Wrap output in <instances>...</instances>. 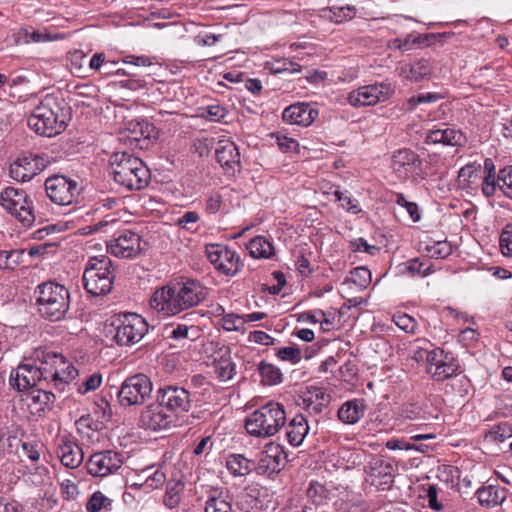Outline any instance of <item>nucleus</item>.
Masks as SVG:
<instances>
[{"label": "nucleus", "mask_w": 512, "mask_h": 512, "mask_svg": "<svg viewBox=\"0 0 512 512\" xmlns=\"http://www.w3.org/2000/svg\"><path fill=\"white\" fill-rule=\"evenodd\" d=\"M207 295L208 289L201 282L188 279L157 289L150 299V307L165 316H172L199 305Z\"/></svg>", "instance_id": "obj_1"}, {"label": "nucleus", "mask_w": 512, "mask_h": 512, "mask_svg": "<svg viewBox=\"0 0 512 512\" xmlns=\"http://www.w3.org/2000/svg\"><path fill=\"white\" fill-rule=\"evenodd\" d=\"M71 119L70 108L53 95H46L28 118L29 127L37 134L53 137L60 134Z\"/></svg>", "instance_id": "obj_2"}, {"label": "nucleus", "mask_w": 512, "mask_h": 512, "mask_svg": "<svg viewBox=\"0 0 512 512\" xmlns=\"http://www.w3.org/2000/svg\"><path fill=\"white\" fill-rule=\"evenodd\" d=\"M110 166L115 182L128 190H140L149 183L150 171L139 157L125 151L115 152L110 157Z\"/></svg>", "instance_id": "obj_3"}, {"label": "nucleus", "mask_w": 512, "mask_h": 512, "mask_svg": "<svg viewBox=\"0 0 512 512\" xmlns=\"http://www.w3.org/2000/svg\"><path fill=\"white\" fill-rule=\"evenodd\" d=\"M34 294L37 310L44 319L55 322L65 318L70 306V293L65 286L53 281L43 282Z\"/></svg>", "instance_id": "obj_4"}, {"label": "nucleus", "mask_w": 512, "mask_h": 512, "mask_svg": "<svg viewBox=\"0 0 512 512\" xmlns=\"http://www.w3.org/2000/svg\"><path fill=\"white\" fill-rule=\"evenodd\" d=\"M285 422L286 413L283 405L269 402L246 418L245 428L252 436L266 438L275 435Z\"/></svg>", "instance_id": "obj_5"}, {"label": "nucleus", "mask_w": 512, "mask_h": 512, "mask_svg": "<svg viewBox=\"0 0 512 512\" xmlns=\"http://www.w3.org/2000/svg\"><path fill=\"white\" fill-rule=\"evenodd\" d=\"M82 279L85 290L92 296L108 294L112 290L115 279L110 257L100 255L89 258Z\"/></svg>", "instance_id": "obj_6"}, {"label": "nucleus", "mask_w": 512, "mask_h": 512, "mask_svg": "<svg viewBox=\"0 0 512 512\" xmlns=\"http://www.w3.org/2000/svg\"><path fill=\"white\" fill-rule=\"evenodd\" d=\"M113 339L120 346H131L138 343L148 332V323L136 313L120 315L114 322Z\"/></svg>", "instance_id": "obj_7"}, {"label": "nucleus", "mask_w": 512, "mask_h": 512, "mask_svg": "<svg viewBox=\"0 0 512 512\" xmlns=\"http://www.w3.org/2000/svg\"><path fill=\"white\" fill-rule=\"evenodd\" d=\"M152 382L145 374L128 377L117 392L118 402L122 407L142 405L150 398Z\"/></svg>", "instance_id": "obj_8"}, {"label": "nucleus", "mask_w": 512, "mask_h": 512, "mask_svg": "<svg viewBox=\"0 0 512 512\" xmlns=\"http://www.w3.org/2000/svg\"><path fill=\"white\" fill-rule=\"evenodd\" d=\"M156 399L169 413L175 416L176 421H178L181 415L187 413L192 406L190 392L184 387L177 385L160 387L156 392Z\"/></svg>", "instance_id": "obj_9"}, {"label": "nucleus", "mask_w": 512, "mask_h": 512, "mask_svg": "<svg viewBox=\"0 0 512 512\" xmlns=\"http://www.w3.org/2000/svg\"><path fill=\"white\" fill-rule=\"evenodd\" d=\"M45 190L48 198L60 206L71 205L80 193L78 182L63 175L47 178Z\"/></svg>", "instance_id": "obj_10"}, {"label": "nucleus", "mask_w": 512, "mask_h": 512, "mask_svg": "<svg viewBox=\"0 0 512 512\" xmlns=\"http://www.w3.org/2000/svg\"><path fill=\"white\" fill-rule=\"evenodd\" d=\"M0 204L12 215H15L23 225L29 226L33 223L35 217L24 190L7 187L0 193Z\"/></svg>", "instance_id": "obj_11"}, {"label": "nucleus", "mask_w": 512, "mask_h": 512, "mask_svg": "<svg viewBox=\"0 0 512 512\" xmlns=\"http://www.w3.org/2000/svg\"><path fill=\"white\" fill-rule=\"evenodd\" d=\"M176 422L175 416L156 400L142 409L138 424L141 428L157 432L175 426Z\"/></svg>", "instance_id": "obj_12"}, {"label": "nucleus", "mask_w": 512, "mask_h": 512, "mask_svg": "<svg viewBox=\"0 0 512 512\" xmlns=\"http://www.w3.org/2000/svg\"><path fill=\"white\" fill-rule=\"evenodd\" d=\"M106 245L110 254L120 258L135 257L142 250L140 236L126 228L115 231Z\"/></svg>", "instance_id": "obj_13"}, {"label": "nucleus", "mask_w": 512, "mask_h": 512, "mask_svg": "<svg viewBox=\"0 0 512 512\" xmlns=\"http://www.w3.org/2000/svg\"><path fill=\"white\" fill-rule=\"evenodd\" d=\"M286 461L287 454L284 448L278 443L271 442L259 453L254 469L259 475L271 476L279 473L285 467Z\"/></svg>", "instance_id": "obj_14"}, {"label": "nucleus", "mask_w": 512, "mask_h": 512, "mask_svg": "<svg viewBox=\"0 0 512 512\" xmlns=\"http://www.w3.org/2000/svg\"><path fill=\"white\" fill-rule=\"evenodd\" d=\"M392 93L390 84L376 83L353 90L348 94L347 101L354 107L373 106L387 100Z\"/></svg>", "instance_id": "obj_15"}, {"label": "nucleus", "mask_w": 512, "mask_h": 512, "mask_svg": "<svg viewBox=\"0 0 512 512\" xmlns=\"http://www.w3.org/2000/svg\"><path fill=\"white\" fill-rule=\"evenodd\" d=\"M123 464L122 454L113 450H103L90 456L86 468L94 477H105L118 471Z\"/></svg>", "instance_id": "obj_16"}, {"label": "nucleus", "mask_w": 512, "mask_h": 512, "mask_svg": "<svg viewBox=\"0 0 512 512\" xmlns=\"http://www.w3.org/2000/svg\"><path fill=\"white\" fill-rule=\"evenodd\" d=\"M206 254L215 269L226 276L235 275L240 268V257L235 251L220 244H210L206 247Z\"/></svg>", "instance_id": "obj_17"}, {"label": "nucleus", "mask_w": 512, "mask_h": 512, "mask_svg": "<svg viewBox=\"0 0 512 512\" xmlns=\"http://www.w3.org/2000/svg\"><path fill=\"white\" fill-rule=\"evenodd\" d=\"M156 127L147 120H131L126 124L122 133V140H128L131 145L143 150L148 149L153 140L157 138Z\"/></svg>", "instance_id": "obj_18"}, {"label": "nucleus", "mask_w": 512, "mask_h": 512, "mask_svg": "<svg viewBox=\"0 0 512 512\" xmlns=\"http://www.w3.org/2000/svg\"><path fill=\"white\" fill-rule=\"evenodd\" d=\"M47 165L44 157L34 154L23 155L10 165V176L21 182L30 181L42 172Z\"/></svg>", "instance_id": "obj_19"}, {"label": "nucleus", "mask_w": 512, "mask_h": 512, "mask_svg": "<svg viewBox=\"0 0 512 512\" xmlns=\"http://www.w3.org/2000/svg\"><path fill=\"white\" fill-rule=\"evenodd\" d=\"M42 373L34 364H22L11 373L10 385L17 391L32 390L41 386Z\"/></svg>", "instance_id": "obj_20"}, {"label": "nucleus", "mask_w": 512, "mask_h": 512, "mask_svg": "<svg viewBox=\"0 0 512 512\" xmlns=\"http://www.w3.org/2000/svg\"><path fill=\"white\" fill-rule=\"evenodd\" d=\"M42 363L52 365L55 369L60 370L61 373L57 378L58 391H63L65 385L78 376V370L73 366V364L68 363L65 356L61 353L54 351L44 352Z\"/></svg>", "instance_id": "obj_21"}, {"label": "nucleus", "mask_w": 512, "mask_h": 512, "mask_svg": "<svg viewBox=\"0 0 512 512\" xmlns=\"http://www.w3.org/2000/svg\"><path fill=\"white\" fill-rule=\"evenodd\" d=\"M368 481L380 490H388L394 482L393 466L381 459L370 462L366 468Z\"/></svg>", "instance_id": "obj_22"}, {"label": "nucleus", "mask_w": 512, "mask_h": 512, "mask_svg": "<svg viewBox=\"0 0 512 512\" xmlns=\"http://www.w3.org/2000/svg\"><path fill=\"white\" fill-rule=\"evenodd\" d=\"M215 154L218 163L227 173H234L237 168H240V152L233 141L220 140L217 144Z\"/></svg>", "instance_id": "obj_23"}, {"label": "nucleus", "mask_w": 512, "mask_h": 512, "mask_svg": "<svg viewBox=\"0 0 512 512\" xmlns=\"http://www.w3.org/2000/svg\"><path fill=\"white\" fill-rule=\"evenodd\" d=\"M318 112L308 103H295L284 109L282 113L283 121L289 124L309 126L314 122Z\"/></svg>", "instance_id": "obj_24"}, {"label": "nucleus", "mask_w": 512, "mask_h": 512, "mask_svg": "<svg viewBox=\"0 0 512 512\" xmlns=\"http://www.w3.org/2000/svg\"><path fill=\"white\" fill-rule=\"evenodd\" d=\"M61 463L67 468H77L84 459L82 448L72 440L62 438L57 448Z\"/></svg>", "instance_id": "obj_25"}, {"label": "nucleus", "mask_w": 512, "mask_h": 512, "mask_svg": "<svg viewBox=\"0 0 512 512\" xmlns=\"http://www.w3.org/2000/svg\"><path fill=\"white\" fill-rule=\"evenodd\" d=\"M392 166L394 171L407 175L415 172L421 166V160L415 152L409 149H400L393 155Z\"/></svg>", "instance_id": "obj_26"}, {"label": "nucleus", "mask_w": 512, "mask_h": 512, "mask_svg": "<svg viewBox=\"0 0 512 512\" xmlns=\"http://www.w3.org/2000/svg\"><path fill=\"white\" fill-rule=\"evenodd\" d=\"M214 372L220 381H228L233 378L236 372L235 363L231 359L229 348H221L213 360Z\"/></svg>", "instance_id": "obj_27"}, {"label": "nucleus", "mask_w": 512, "mask_h": 512, "mask_svg": "<svg viewBox=\"0 0 512 512\" xmlns=\"http://www.w3.org/2000/svg\"><path fill=\"white\" fill-rule=\"evenodd\" d=\"M308 432V421L302 414L295 415L286 427V437L292 446H299Z\"/></svg>", "instance_id": "obj_28"}, {"label": "nucleus", "mask_w": 512, "mask_h": 512, "mask_svg": "<svg viewBox=\"0 0 512 512\" xmlns=\"http://www.w3.org/2000/svg\"><path fill=\"white\" fill-rule=\"evenodd\" d=\"M366 405L362 399L345 402L338 410V418L345 424H355L364 415Z\"/></svg>", "instance_id": "obj_29"}, {"label": "nucleus", "mask_w": 512, "mask_h": 512, "mask_svg": "<svg viewBox=\"0 0 512 512\" xmlns=\"http://www.w3.org/2000/svg\"><path fill=\"white\" fill-rule=\"evenodd\" d=\"M476 495L482 506L494 507L506 499L507 490L496 485H489L477 489Z\"/></svg>", "instance_id": "obj_30"}, {"label": "nucleus", "mask_w": 512, "mask_h": 512, "mask_svg": "<svg viewBox=\"0 0 512 512\" xmlns=\"http://www.w3.org/2000/svg\"><path fill=\"white\" fill-rule=\"evenodd\" d=\"M484 172L485 175L481 183V191L486 198H490L496 195V186L498 182V173H496V168L492 159L486 158L484 160Z\"/></svg>", "instance_id": "obj_31"}, {"label": "nucleus", "mask_w": 512, "mask_h": 512, "mask_svg": "<svg viewBox=\"0 0 512 512\" xmlns=\"http://www.w3.org/2000/svg\"><path fill=\"white\" fill-rule=\"evenodd\" d=\"M459 367L458 360L452 355V353L447 352L439 365L435 367L431 375L437 381H444L456 375Z\"/></svg>", "instance_id": "obj_32"}, {"label": "nucleus", "mask_w": 512, "mask_h": 512, "mask_svg": "<svg viewBox=\"0 0 512 512\" xmlns=\"http://www.w3.org/2000/svg\"><path fill=\"white\" fill-rule=\"evenodd\" d=\"M228 492L213 490L205 504V512H232Z\"/></svg>", "instance_id": "obj_33"}, {"label": "nucleus", "mask_w": 512, "mask_h": 512, "mask_svg": "<svg viewBox=\"0 0 512 512\" xmlns=\"http://www.w3.org/2000/svg\"><path fill=\"white\" fill-rule=\"evenodd\" d=\"M247 249L253 258H271L275 255L273 244L263 236L251 239Z\"/></svg>", "instance_id": "obj_34"}, {"label": "nucleus", "mask_w": 512, "mask_h": 512, "mask_svg": "<svg viewBox=\"0 0 512 512\" xmlns=\"http://www.w3.org/2000/svg\"><path fill=\"white\" fill-rule=\"evenodd\" d=\"M257 370L261 377V384L264 386L278 385L283 381L280 368L264 360L258 364Z\"/></svg>", "instance_id": "obj_35"}, {"label": "nucleus", "mask_w": 512, "mask_h": 512, "mask_svg": "<svg viewBox=\"0 0 512 512\" xmlns=\"http://www.w3.org/2000/svg\"><path fill=\"white\" fill-rule=\"evenodd\" d=\"M401 73L408 80L418 82L431 73L428 60L420 59L401 68Z\"/></svg>", "instance_id": "obj_36"}, {"label": "nucleus", "mask_w": 512, "mask_h": 512, "mask_svg": "<svg viewBox=\"0 0 512 512\" xmlns=\"http://www.w3.org/2000/svg\"><path fill=\"white\" fill-rule=\"evenodd\" d=\"M226 467L234 476H245L254 469L255 462L241 454H233L228 457Z\"/></svg>", "instance_id": "obj_37"}, {"label": "nucleus", "mask_w": 512, "mask_h": 512, "mask_svg": "<svg viewBox=\"0 0 512 512\" xmlns=\"http://www.w3.org/2000/svg\"><path fill=\"white\" fill-rule=\"evenodd\" d=\"M497 192L512 200V166L504 167L498 171Z\"/></svg>", "instance_id": "obj_38"}, {"label": "nucleus", "mask_w": 512, "mask_h": 512, "mask_svg": "<svg viewBox=\"0 0 512 512\" xmlns=\"http://www.w3.org/2000/svg\"><path fill=\"white\" fill-rule=\"evenodd\" d=\"M45 351L38 352L37 360L40 362V366H37V369H40L43 372L41 377V386H48L49 381L53 382L54 387L58 390L57 378L60 375V370L55 369L52 365H47L42 363L43 353Z\"/></svg>", "instance_id": "obj_39"}, {"label": "nucleus", "mask_w": 512, "mask_h": 512, "mask_svg": "<svg viewBox=\"0 0 512 512\" xmlns=\"http://www.w3.org/2000/svg\"><path fill=\"white\" fill-rule=\"evenodd\" d=\"M182 490L183 484L181 481H169L163 500L165 506L170 509L177 507L180 503V493Z\"/></svg>", "instance_id": "obj_40"}, {"label": "nucleus", "mask_w": 512, "mask_h": 512, "mask_svg": "<svg viewBox=\"0 0 512 512\" xmlns=\"http://www.w3.org/2000/svg\"><path fill=\"white\" fill-rule=\"evenodd\" d=\"M235 504L238 509L250 512L258 507L259 500L256 490L242 491L236 496Z\"/></svg>", "instance_id": "obj_41"}, {"label": "nucleus", "mask_w": 512, "mask_h": 512, "mask_svg": "<svg viewBox=\"0 0 512 512\" xmlns=\"http://www.w3.org/2000/svg\"><path fill=\"white\" fill-rule=\"evenodd\" d=\"M329 13V19L336 24H340L353 19L356 15V8L351 5L333 6L329 8Z\"/></svg>", "instance_id": "obj_42"}, {"label": "nucleus", "mask_w": 512, "mask_h": 512, "mask_svg": "<svg viewBox=\"0 0 512 512\" xmlns=\"http://www.w3.org/2000/svg\"><path fill=\"white\" fill-rule=\"evenodd\" d=\"M24 249L16 250H1L0 251V267L5 269H14L22 262V256L24 255Z\"/></svg>", "instance_id": "obj_43"}, {"label": "nucleus", "mask_w": 512, "mask_h": 512, "mask_svg": "<svg viewBox=\"0 0 512 512\" xmlns=\"http://www.w3.org/2000/svg\"><path fill=\"white\" fill-rule=\"evenodd\" d=\"M31 399L35 404L40 405L38 410H44L54 403L55 395L51 391H47L44 386H39V388L32 389Z\"/></svg>", "instance_id": "obj_44"}, {"label": "nucleus", "mask_w": 512, "mask_h": 512, "mask_svg": "<svg viewBox=\"0 0 512 512\" xmlns=\"http://www.w3.org/2000/svg\"><path fill=\"white\" fill-rule=\"evenodd\" d=\"M430 257L444 259L452 254V245L447 241H437L425 247Z\"/></svg>", "instance_id": "obj_45"}, {"label": "nucleus", "mask_w": 512, "mask_h": 512, "mask_svg": "<svg viewBox=\"0 0 512 512\" xmlns=\"http://www.w3.org/2000/svg\"><path fill=\"white\" fill-rule=\"evenodd\" d=\"M108 506H111V500L102 492L96 491L88 499L86 503V510L88 512H100L102 509H106Z\"/></svg>", "instance_id": "obj_46"}, {"label": "nucleus", "mask_w": 512, "mask_h": 512, "mask_svg": "<svg viewBox=\"0 0 512 512\" xmlns=\"http://www.w3.org/2000/svg\"><path fill=\"white\" fill-rule=\"evenodd\" d=\"M312 396L305 391L301 396L298 397L296 404L302 409L308 411L310 414H320L325 407L322 403H316Z\"/></svg>", "instance_id": "obj_47"}, {"label": "nucleus", "mask_w": 512, "mask_h": 512, "mask_svg": "<svg viewBox=\"0 0 512 512\" xmlns=\"http://www.w3.org/2000/svg\"><path fill=\"white\" fill-rule=\"evenodd\" d=\"M466 142V137L460 130L451 127L443 128V145L462 146Z\"/></svg>", "instance_id": "obj_48"}, {"label": "nucleus", "mask_w": 512, "mask_h": 512, "mask_svg": "<svg viewBox=\"0 0 512 512\" xmlns=\"http://www.w3.org/2000/svg\"><path fill=\"white\" fill-rule=\"evenodd\" d=\"M276 356L282 361H287L291 364H297L302 359V352L300 348L296 346H287L277 349Z\"/></svg>", "instance_id": "obj_49"}, {"label": "nucleus", "mask_w": 512, "mask_h": 512, "mask_svg": "<svg viewBox=\"0 0 512 512\" xmlns=\"http://www.w3.org/2000/svg\"><path fill=\"white\" fill-rule=\"evenodd\" d=\"M350 281L361 289L366 288L371 282V272L366 267H356L351 271Z\"/></svg>", "instance_id": "obj_50"}, {"label": "nucleus", "mask_w": 512, "mask_h": 512, "mask_svg": "<svg viewBox=\"0 0 512 512\" xmlns=\"http://www.w3.org/2000/svg\"><path fill=\"white\" fill-rule=\"evenodd\" d=\"M441 98V95L432 92L426 94H418L407 99L406 107L408 111H413L420 104L433 103L440 100Z\"/></svg>", "instance_id": "obj_51"}, {"label": "nucleus", "mask_w": 512, "mask_h": 512, "mask_svg": "<svg viewBox=\"0 0 512 512\" xmlns=\"http://www.w3.org/2000/svg\"><path fill=\"white\" fill-rule=\"evenodd\" d=\"M393 322L397 327L407 333H415L417 323L415 319L405 313H397L393 316Z\"/></svg>", "instance_id": "obj_52"}, {"label": "nucleus", "mask_w": 512, "mask_h": 512, "mask_svg": "<svg viewBox=\"0 0 512 512\" xmlns=\"http://www.w3.org/2000/svg\"><path fill=\"white\" fill-rule=\"evenodd\" d=\"M500 250L504 256H512V223L507 224L499 239Z\"/></svg>", "instance_id": "obj_53"}, {"label": "nucleus", "mask_w": 512, "mask_h": 512, "mask_svg": "<svg viewBox=\"0 0 512 512\" xmlns=\"http://www.w3.org/2000/svg\"><path fill=\"white\" fill-rule=\"evenodd\" d=\"M512 436V431L507 424H500L493 427L488 434L485 435L486 439L491 441L503 442Z\"/></svg>", "instance_id": "obj_54"}, {"label": "nucleus", "mask_w": 512, "mask_h": 512, "mask_svg": "<svg viewBox=\"0 0 512 512\" xmlns=\"http://www.w3.org/2000/svg\"><path fill=\"white\" fill-rule=\"evenodd\" d=\"M396 203L399 206H402L406 209L410 217L414 222H417L420 220L421 215L419 213L418 205L415 202H409L406 200L405 196L402 193L396 194Z\"/></svg>", "instance_id": "obj_55"}, {"label": "nucleus", "mask_w": 512, "mask_h": 512, "mask_svg": "<svg viewBox=\"0 0 512 512\" xmlns=\"http://www.w3.org/2000/svg\"><path fill=\"white\" fill-rule=\"evenodd\" d=\"M431 266L427 263L420 261L418 258H414L407 262L406 270L411 275L427 276L430 273Z\"/></svg>", "instance_id": "obj_56"}, {"label": "nucleus", "mask_w": 512, "mask_h": 512, "mask_svg": "<svg viewBox=\"0 0 512 512\" xmlns=\"http://www.w3.org/2000/svg\"><path fill=\"white\" fill-rule=\"evenodd\" d=\"M272 71L275 74H280L284 72L294 74L301 71V66L298 63L293 62L289 59H282L276 62V64L272 68Z\"/></svg>", "instance_id": "obj_57"}, {"label": "nucleus", "mask_w": 512, "mask_h": 512, "mask_svg": "<svg viewBox=\"0 0 512 512\" xmlns=\"http://www.w3.org/2000/svg\"><path fill=\"white\" fill-rule=\"evenodd\" d=\"M199 215L195 211H188L182 217L177 219V225L188 231H194V225L199 221Z\"/></svg>", "instance_id": "obj_58"}, {"label": "nucleus", "mask_w": 512, "mask_h": 512, "mask_svg": "<svg viewBox=\"0 0 512 512\" xmlns=\"http://www.w3.org/2000/svg\"><path fill=\"white\" fill-rule=\"evenodd\" d=\"M447 354L444 350L440 348H435L433 350H429L428 356L426 358V361L428 363L427 372L429 374H432L435 367L439 365L441 360L444 358V356Z\"/></svg>", "instance_id": "obj_59"}, {"label": "nucleus", "mask_w": 512, "mask_h": 512, "mask_svg": "<svg viewBox=\"0 0 512 512\" xmlns=\"http://www.w3.org/2000/svg\"><path fill=\"white\" fill-rule=\"evenodd\" d=\"M227 115V110L221 105H210L206 108V117L212 122H220Z\"/></svg>", "instance_id": "obj_60"}, {"label": "nucleus", "mask_w": 512, "mask_h": 512, "mask_svg": "<svg viewBox=\"0 0 512 512\" xmlns=\"http://www.w3.org/2000/svg\"><path fill=\"white\" fill-rule=\"evenodd\" d=\"M102 382V376L100 374H92L90 375L86 381L79 386L78 392L80 394H86L89 391L97 389Z\"/></svg>", "instance_id": "obj_61"}, {"label": "nucleus", "mask_w": 512, "mask_h": 512, "mask_svg": "<svg viewBox=\"0 0 512 512\" xmlns=\"http://www.w3.org/2000/svg\"><path fill=\"white\" fill-rule=\"evenodd\" d=\"M0 512H23V506L14 499L0 496Z\"/></svg>", "instance_id": "obj_62"}, {"label": "nucleus", "mask_w": 512, "mask_h": 512, "mask_svg": "<svg viewBox=\"0 0 512 512\" xmlns=\"http://www.w3.org/2000/svg\"><path fill=\"white\" fill-rule=\"evenodd\" d=\"M244 323L243 316L228 314L223 317V327L228 331H236Z\"/></svg>", "instance_id": "obj_63"}, {"label": "nucleus", "mask_w": 512, "mask_h": 512, "mask_svg": "<svg viewBox=\"0 0 512 512\" xmlns=\"http://www.w3.org/2000/svg\"><path fill=\"white\" fill-rule=\"evenodd\" d=\"M165 480V474L162 471L157 470L149 476L142 485L150 489H157L164 484Z\"/></svg>", "instance_id": "obj_64"}]
</instances>
